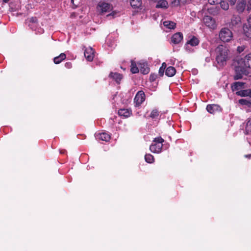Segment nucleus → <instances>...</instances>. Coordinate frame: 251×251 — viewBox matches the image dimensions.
<instances>
[{
  "instance_id": "1",
  "label": "nucleus",
  "mask_w": 251,
  "mask_h": 251,
  "mask_svg": "<svg viewBox=\"0 0 251 251\" xmlns=\"http://www.w3.org/2000/svg\"><path fill=\"white\" fill-rule=\"evenodd\" d=\"M216 61L220 66H223L226 64L228 57V50L225 47L221 45L216 49Z\"/></svg>"
},
{
  "instance_id": "2",
  "label": "nucleus",
  "mask_w": 251,
  "mask_h": 251,
  "mask_svg": "<svg viewBox=\"0 0 251 251\" xmlns=\"http://www.w3.org/2000/svg\"><path fill=\"white\" fill-rule=\"evenodd\" d=\"M164 140L160 137H156L153 140L152 143L150 146V149L153 153H158L162 151L163 143Z\"/></svg>"
},
{
  "instance_id": "3",
  "label": "nucleus",
  "mask_w": 251,
  "mask_h": 251,
  "mask_svg": "<svg viewBox=\"0 0 251 251\" xmlns=\"http://www.w3.org/2000/svg\"><path fill=\"white\" fill-rule=\"evenodd\" d=\"M219 38L224 42H228L231 40L233 37L232 33L227 28H222L219 32Z\"/></svg>"
},
{
  "instance_id": "4",
  "label": "nucleus",
  "mask_w": 251,
  "mask_h": 251,
  "mask_svg": "<svg viewBox=\"0 0 251 251\" xmlns=\"http://www.w3.org/2000/svg\"><path fill=\"white\" fill-rule=\"evenodd\" d=\"M113 9L112 5L108 3L100 1L97 6V10L100 14H104L111 11Z\"/></svg>"
},
{
  "instance_id": "5",
  "label": "nucleus",
  "mask_w": 251,
  "mask_h": 251,
  "mask_svg": "<svg viewBox=\"0 0 251 251\" xmlns=\"http://www.w3.org/2000/svg\"><path fill=\"white\" fill-rule=\"evenodd\" d=\"M146 96L143 91H139L134 99V103L135 107H139L145 100Z\"/></svg>"
},
{
  "instance_id": "6",
  "label": "nucleus",
  "mask_w": 251,
  "mask_h": 251,
  "mask_svg": "<svg viewBox=\"0 0 251 251\" xmlns=\"http://www.w3.org/2000/svg\"><path fill=\"white\" fill-rule=\"evenodd\" d=\"M243 31L246 36L251 38V15L247 20V23L243 25Z\"/></svg>"
},
{
  "instance_id": "7",
  "label": "nucleus",
  "mask_w": 251,
  "mask_h": 251,
  "mask_svg": "<svg viewBox=\"0 0 251 251\" xmlns=\"http://www.w3.org/2000/svg\"><path fill=\"white\" fill-rule=\"evenodd\" d=\"M30 24H29V26L32 29V30H35L36 33L42 34L44 33V30L42 28H35L36 26L37 19L36 17H32L30 19Z\"/></svg>"
},
{
  "instance_id": "8",
  "label": "nucleus",
  "mask_w": 251,
  "mask_h": 251,
  "mask_svg": "<svg viewBox=\"0 0 251 251\" xmlns=\"http://www.w3.org/2000/svg\"><path fill=\"white\" fill-rule=\"evenodd\" d=\"M239 64L244 67L251 68V53L248 54L244 58H241Z\"/></svg>"
},
{
  "instance_id": "9",
  "label": "nucleus",
  "mask_w": 251,
  "mask_h": 251,
  "mask_svg": "<svg viewBox=\"0 0 251 251\" xmlns=\"http://www.w3.org/2000/svg\"><path fill=\"white\" fill-rule=\"evenodd\" d=\"M203 21L205 25L210 28H214L216 26L215 20L210 16H204Z\"/></svg>"
},
{
  "instance_id": "10",
  "label": "nucleus",
  "mask_w": 251,
  "mask_h": 251,
  "mask_svg": "<svg viewBox=\"0 0 251 251\" xmlns=\"http://www.w3.org/2000/svg\"><path fill=\"white\" fill-rule=\"evenodd\" d=\"M95 137L97 140L108 142L110 139V135L105 132H99L95 134Z\"/></svg>"
},
{
  "instance_id": "11",
  "label": "nucleus",
  "mask_w": 251,
  "mask_h": 251,
  "mask_svg": "<svg viewBox=\"0 0 251 251\" xmlns=\"http://www.w3.org/2000/svg\"><path fill=\"white\" fill-rule=\"evenodd\" d=\"M84 54L85 57L89 61H92L94 56V51L93 49L89 47L84 50Z\"/></svg>"
},
{
  "instance_id": "12",
  "label": "nucleus",
  "mask_w": 251,
  "mask_h": 251,
  "mask_svg": "<svg viewBox=\"0 0 251 251\" xmlns=\"http://www.w3.org/2000/svg\"><path fill=\"white\" fill-rule=\"evenodd\" d=\"M183 38L182 33L178 32L173 35L171 38V41L175 44H178L182 41Z\"/></svg>"
},
{
  "instance_id": "13",
  "label": "nucleus",
  "mask_w": 251,
  "mask_h": 251,
  "mask_svg": "<svg viewBox=\"0 0 251 251\" xmlns=\"http://www.w3.org/2000/svg\"><path fill=\"white\" fill-rule=\"evenodd\" d=\"M132 114V111L130 109H121L119 110L118 114L120 116L124 117L125 118H127L129 117Z\"/></svg>"
},
{
  "instance_id": "14",
  "label": "nucleus",
  "mask_w": 251,
  "mask_h": 251,
  "mask_svg": "<svg viewBox=\"0 0 251 251\" xmlns=\"http://www.w3.org/2000/svg\"><path fill=\"white\" fill-rule=\"evenodd\" d=\"M109 77L114 80L117 84H120L121 80L123 78V75L117 73L111 72L109 75Z\"/></svg>"
},
{
  "instance_id": "15",
  "label": "nucleus",
  "mask_w": 251,
  "mask_h": 251,
  "mask_svg": "<svg viewBox=\"0 0 251 251\" xmlns=\"http://www.w3.org/2000/svg\"><path fill=\"white\" fill-rule=\"evenodd\" d=\"M246 6V2L244 0H241L238 1L236 9L239 13H242L244 11Z\"/></svg>"
},
{
  "instance_id": "16",
  "label": "nucleus",
  "mask_w": 251,
  "mask_h": 251,
  "mask_svg": "<svg viewBox=\"0 0 251 251\" xmlns=\"http://www.w3.org/2000/svg\"><path fill=\"white\" fill-rule=\"evenodd\" d=\"M140 71L143 74H147L150 72V68L148 67V65L146 63H139Z\"/></svg>"
},
{
  "instance_id": "17",
  "label": "nucleus",
  "mask_w": 251,
  "mask_h": 251,
  "mask_svg": "<svg viewBox=\"0 0 251 251\" xmlns=\"http://www.w3.org/2000/svg\"><path fill=\"white\" fill-rule=\"evenodd\" d=\"M200 41L198 38L194 36H193L190 40L187 41L186 44L191 46L195 47L198 45Z\"/></svg>"
},
{
  "instance_id": "18",
  "label": "nucleus",
  "mask_w": 251,
  "mask_h": 251,
  "mask_svg": "<svg viewBox=\"0 0 251 251\" xmlns=\"http://www.w3.org/2000/svg\"><path fill=\"white\" fill-rule=\"evenodd\" d=\"M155 2H157L155 6L157 8H167L168 6V3L166 0H157Z\"/></svg>"
},
{
  "instance_id": "19",
  "label": "nucleus",
  "mask_w": 251,
  "mask_h": 251,
  "mask_svg": "<svg viewBox=\"0 0 251 251\" xmlns=\"http://www.w3.org/2000/svg\"><path fill=\"white\" fill-rule=\"evenodd\" d=\"M236 94L241 97H251V89L238 91L236 93Z\"/></svg>"
},
{
  "instance_id": "20",
  "label": "nucleus",
  "mask_w": 251,
  "mask_h": 251,
  "mask_svg": "<svg viewBox=\"0 0 251 251\" xmlns=\"http://www.w3.org/2000/svg\"><path fill=\"white\" fill-rule=\"evenodd\" d=\"M219 107L217 104H209L206 107V110L209 113L214 114L216 111L218 110Z\"/></svg>"
},
{
  "instance_id": "21",
  "label": "nucleus",
  "mask_w": 251,
  "mask_h": 251,
  "mask_svg": "<svg viewBox=\"0 0 251 251\" xmlns=\"http://www.w3.org/2000/svg\"><path fill=\"white\" fill-rule=\"evenodd\" d=\"M176 69L174 67L170 66L166 69L165 74L169 77H172L176 74Z\"/></svg>"
},
{
  "instance_id": "22",
  "label": "nucleus",
  "mask_w": 251,
  "mask_h": 251,
  "mask_svg": "<svg viewBox=\"0 0 251 251\" xmlns=\"http://www.w3.org/2000/svg\"><path fill=\"white\" fill-rule=\"evenodd\" d=\"M244 84V82L239 81L234 82L231 85V89L233 91H237L242 88Z\"/></svg>"
},
{
  "instance_id": "23",
  "label": "nucleus",
  "mask_w": 251,
  "mask_h": 251,
  "mask_svg": "<svg viewBox=\"0 0 251 251\" xmlns=\"http://www.w3.org/2000/svg\"><path fill=\"white\" fill-rule=\"evenodd\" d=\"M240 24V18L239 17H234L231 19L230 25L232 26H237Z\"/></svg>"
},
{
  "instance_id": "24",
  "label": "nucleus",
  "mask_w": 251,
  "mask_h": 251,
  "mask_svg": "<svg viewBox=\"0 0 251 251\" xmlns=\"http://www.w3.org/2000/svg\"><path fill=\"white\" fill-rule=\"evenodd\" d=\"M130 5L133 8H139L142 5L141 0H130Z\"/></svg>"
},
{
  "instance_id": "25",
  "label": "nucleus",
  "mask_w": 251,
  "mask_h": 251,
  "mask_svg": "<svg viewBox=\"0 0 251 251\" xmlns=\"http://www.w3.org/2000/svg\"><path fill=\"white\" fill-rule=\"evenodd\" d=\"M164 26L170 29H174L176 27V24L172 21H166L163 23Z\"/></svg>"
},
{
  "instance_id": "26",
  "label": "nucleus",
  "mask_w": 251,
  "mask_h": 251,
  "mask_svg": "<svg viewBox=\"0 0 251 251\" xmlns=\"http://www.w3.org/2000/svg\"><path fill=\"white\" fill-rule=\"evenodd\" d=\"M66 58V54L64 53H61L59 56L54 58L53 61L55 64H59L62 61Z\"/></svg>"
},
{
  "instance_id": "27",
  "label": "nucleus",
  "mask_w": 251,
  "mask_h": 251,
  "mask_svg": "<svg viewBox=\"0 0 251 251\" xmlns=\"http://www.w3.org/2000/svg\"><path fill=\"white\" fill-rule=\"evenodd\" d=\"M159 112L156 109H153L150 115V117L154 121H156L159 119Z\"/></svg>"
},
{
  "instance_id": "28",
  "label": "nucleus",
  "mask_w": 251,
  "mask_h": 251,
  "mask_svg": "<svg viewBox=\"0 0 251 251\" xmlns=\"http://www.w3.org/2000/svg\"><path fill=\"white\" fill-rule=\"evenodd\" d=\"M130 71L133 74L137 73L139 71V70L138 67H137L135 62L132 60L131 61Z\"/></svg>"
},
{
  "instance_id": "29",
  "label": "nucleus",
  "mask_w": 251,
  "mask_h": 251,
  "mask_svg": "<svg viewBox=\"0 0 251 251\" xmlns=\"http://www.w3.org/2000/svg\"><path fill=\"white\" fill-rule=\"evenodd\" d=\"M245 133L246 134L251 133V119L247 122Z\"/></svg>"
},
{
  "instance_id": "30",
  "label": "nucleus",
  "mask_w": 251,
  "mask_h": 251,
  "mask_svg": "<svg viewBox=\"0 0 251 251\" xmlns=\"http://www.w3.org/2000/svg\"><path fill=\"white\" fill-rule=\"evenodd\" d=\"M145 159L146 161L149 163H152L154 161V159L153 155H152L151 154H146L145 155Z\"/></svg>"
},
{
  "instance_id": "31",
  "label": "nucleus",
  "mask_w": 251,
  "mask_h": 251,
  "mask_svg": "<svg viewBox=\"0 0 251 251\" xmlns=\"http://www.w3.org/2000/svg\"><path fill=\"white\" fill-rule=\"evenodd\" d=\"M239 103L243 105L251 106V100H247L246 99H240L239 100Z\"/></svg>"
},
{
  "instance_id": "32",
  "label": "nucleus",
  "mask_w": 251,
  "mask_h": 251,
  "mask_svg": "<svg viewBox=\"0 0 251 251\" xmlns=\"http://www.w3.org/2000/svg\"><path fill=\"white\" fill-rule=\"evenodd\" d=\"M119 16V12L116 11H113L110 13L107 14L106 15V17L109 19H113L116 17H118Z\"/></svg>"
},
{
  "instance_id": "33",
  "label": "nucleus",
  "mask_w": 251,
  "mask_h": 251,
  "mask_svg": "<svg viewBox=\"0 0 251 251\" xmlns=\"http://www.w3.org/2000/svg\"><path fill=\"white\" fill-rule=\"evenodd\" d=\"M220 4L221 7L224 10H227L228 9L229 5L228 3L225 1H222L220 0V2L219 3Z\"/></svg>"
},
{
  "instance_id": "34",
  "label": "nucleus",
  "mask_w": 251,
  "mask_h": 251,
  "mask_svg": "<svg viewBox=\"0 0 251 251\" xmlns=\"http://www.w3.org/2000/svg\"><path fill=\"white\" fill-rule=\"evenodd\" d=\"M243 77V74L240 72H238L237 69H236V74L234 76V80H238L241 79Z\"/></svg>"
},
{
  "instance_id": "35",
  "label": "nucleus",
  "mask_w": 251,
  "mask_h": 251,
  "mask_svg": "<svg viewBox=\"0 0 251 251\" xmlns=\"http://www.w3.org/2000/svg\"><path fill=\"white\" fill-rule=\"evenodd\" d=\"M185 49L187 51H188L189 53H191L194 51V49H193L192 48L190 47V45L185 44Z\"/></svg>"
},
{
  "instance_id": "36",
  "label": "nucleus",
  "mask_w": 251,
  "mask_h": 251,
  "mask_svg": "<svg viewBox=\"0 0 251 251\" xmlns=\"http://www.w3.org/2000/svg\"><path fill=\"white\" fill-rule=\"evenodd\" d=\"M220 0H208V2L210 5H216L219 3Z\"/></svg>"
},
{
  "instance_id": "37",
  "label": "nucleus",
  "mask_w": 251,
  "mask_h": 251,
  "mask_svg": "<svg viewBox=\"0 0 251 251\" xmlns=\"http://www.w3.org/2000/svg\"><path fill=\"white\" fill-rule=\"evenodd\" d=\"M245 48L244 46H239L237 48V50L238 52L241 53L244 50Z\"/></svg>"
},
{
  "instance_id": "38",
  "label": "nucleus",
  "mask_w": 251,
  "mask_h": 251,
  "mask_svg": "<svg viewBox=\"0 0 251 251\" xmlns=\"http://www.w3.org/2000/svg\"><path fill=\"white\" fill-rule=\"evenodd\" d=\"M165 69V66L164 67V68H163V66H161L159 70V74H160V75L161 76H162L163 75Z\"/></svg>"
},
{
  "instance_id": "39",
  "label": "nucleus",
  "mask_w": 251,
  "mask_h": 251,
  "mask_svg": "<svg viewBox=\"0 0 251 251\" xmlns=\"http://www.w3.org/2000/svg\"><path fill=\"white\" fill-rule=\"evenodd\" d=\"M191 0H178L179 3L184 4L186 3L189 2Z\"/></svg>"
},
{
  "instance_id": "40",
  "label": "nucleus",
  "mask_w": 251,
  "mask_h": 251,
  "mask_svg": "<svg viewBox=\"0 0 251 251\" xmlns=\"http://www.w3.org/2000/svg\"><path fill=\"white\" fill-rule=\"evenodd\" d=\"M247 6V10L250 11L251 10V0H248V3Z\"/></svg>"
},
{
  "instance_id": "41",
  "label": "nucleus",
  "mask_w": 251,
  "mask_h": 251,
  "mask_svg": "<svg viewBox=\"0 0 251 251\" xmlns=\"http://www.w3.org/2000/svg\"><path fill=\"white\" fill-rule=\"evenodd\" d=\"M156 75H151L150 79L151 81H153L156 79Z\"/></svg>"
},
{
  "instance_id": "42",
  "label": "nucleus",
  "mask_w": 251,
  "mask_h": 251,
  "mask_svg": "<svg viewBox=\"0 0 251 251\" xmlns=\"http://www.w3.org/2000/svg\"><path fill=\"white\" fill-rule=\"evenodd\" d=\"M65 66L67 68H71L72 67V64L70 62H66L65 64Z\"/></svg>"
},
{
  "instance_id": "43",
  "label": "nucleus",
  "mask_w": 251,
  "mask_h": 251,
  "mask_svg": "<svg viewBox=\"0 0 251 251\" xmlns=\"http://www.w3.org/2000/svg\"><path fill=\"white\" fill-rule=\"evenodd\" d=\"M227 0L230 2V4L231 5H234L235 3L237 0Z\"/></svg>"
},
{
  "instance_id": "44",
  "label": "nucleus",
  "mask_w": 251,
  "mask_h": 251,
  "mask_svg": "<svg viewBox=\"0 0 251 251\" xmlns=\"http://www.w3.org/2000/svg\"><path fill=\"white\" fill-rule=\"evenodd\" d=\"M205 61H206V62H210V57H206V58H205Z\"/></svg>"
},
{
  "instance_id": "45",
  "label": "nucleus",
  "mask_w": 251,
  "mask_h": 251,
  "mask_svg": "<svg viewBox=\"0 0 251 251\" xmlns=\"http://www.w3.org/2000/svg\"><path fill=\"white\" fill-rule=\"evenodd\" d=\"M247 158H251V154H248V155H245V156Z\"/></svg>"
},
{
  "instance_id": "46",
  "label": "nucleus",
  "mask_w": 251,
  "mask_h": 251,
  "mask_svg": "<svg viewBox=\"0 0 251 251\" xmlns=\"http://www.w3.org/2000/svg\"><path fill=\"white\" fill-rule=\"evenodd\" d=\"M162 66H163V68H164V67L165 66L166 67V64L165 63H163L162 65Z\"/></svg>"
},
{
  "instance_id": "47",
  "label": "nucleus",
  "mask_w": 251,
  "mask_h": 251,
  "mask_svg": "<svg viewBox=\"0 0 251 251\" xmlns=\"http://www.w3.org/2000/svg\"><path fill=\"white\" fill-rule=\"evenodd\" d=\"M3 2H7L9 1V0H2Z\"/></svg>"
},
{
  "instance_id": "48",
  "label": "nucleus",
  "mask_w": 251,
  "mask_h": 251,
  "mask_svg": "<svg viewBox=\"0 0 251 251\" xmlns=\"http://www.w3.org/2000/svg\"><path fill=\"white\" fill-rule=\"evenodd\" d=\"M65 151H63L60 152L61 153H64L65 152Z\"/></svg>"
},
{
  "instance_id": "49",
  "label": "nucleus",
  "mask_w": 251,
  "mask_h": 251,
  "mask_svg": "<svg viewBox=\"0 0 251 251\" xmlns=\"http://www.w3.org/2000/svg\"><path fill=\"white\" fill-rule=\"evenodd\" d=\"M151 0L152 1H157V0Z\"/></svg>"
}]
</instances>
